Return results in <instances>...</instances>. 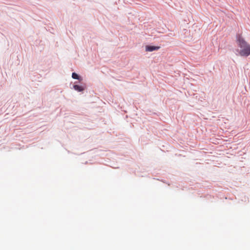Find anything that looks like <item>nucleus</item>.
Segmentation results:
<instances>
[{
    "instance_id": "obj_1",
    "label": "nucleus",
    "mask_w": 250,
    "mask_h": 250,
    "mask_svg": "<svg viewBox=\"0 0 250 250\" xmlns=\"http://www.w3.org/2000/svg\"><path fill=\"white\" fill-rule=\"evenodd\" d=\"M236 40L238 46L241 49L236 50L239 55L242 57L249 56L250 55V44L245 41L241 34H236Z\"/></svg>"
},
{
    "instance_id": "obj_2",
    "label": "nucleus",
    "mask_w": 250,
    "mask_h": 250,
    "mask_svg": "<svg viewBox=\"0 0 250 250\" xmlns=\"http://www.w3.org/2000/svg\"><path fill=\"white\" fill-rule=\"evenodd\" d=\"M71 83L70 86L71 88H73L75 91L78 92H81L84 91L86 88L85 83L79 82H75L71 86Z\"/></svg>"
},
{
    "instance_id": "obj_3",
    "label": "nucleus",
    "mask_w": 250,
    "mask_h": 250,
    "mask_svg": "<svg viewBox=\"0 0 250 250\" xmlns=\"http://www.w3.org/2000/svg\"><path fill=\"white\" fill-rule=\"evenodd\" d=\"M160 48L159 46L152 45H146V51L147 52H152L155 50H158Z\"/></svg>"
},
{
    "instance_id": "obj_4",
    "label": "nucleus",
    "mask_w": 250,
    "mask_h": 250,
    "mask_svg": "<svg viewBox=\"0 0 250 250\" xmlns=\"http://www.w3.org/2000/svg\"><path fill=\"white\" fill-rule=\"evenodd\" d=\"M72 78L74 79L78 80L79 82H81L83 81V78L80 75L76 72H73L72 73Z\"/></svg>"
}]
</instances>
